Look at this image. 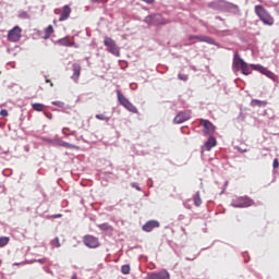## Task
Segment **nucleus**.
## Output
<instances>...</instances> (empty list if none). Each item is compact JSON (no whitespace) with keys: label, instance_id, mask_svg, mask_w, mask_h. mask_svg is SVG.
Instances as JSON below:
<instances>
[{"label":"nucleus","instance_id":"nucleus-1","mask_svg":"<svg viewBox=\"0 0 279 279\" xmlns=\"http://www.w3.org/2000/svg\"><path fill=\"white\" fill-rule=\"evenodd\" d=\"M254 12L264 25H268L270 27L271 25H274L275 23L274 16H271V13H269V11L265 9V7L257 4L254 7Z\"/></svg>","mask_w":279,"mask_h":279},{"label":"nucleus","instance_id":"nucleus-2","mask_svg":"<svg viewBox=\"0 0 279 279\" xmlns=\"http://www.w3.org/2000/svg\"><path fill=\"white\" fill-rule=\"evenodd\" d=\"M242 58L239 56V52L234 53L232 69L234 72L241 71L243 75H252V70Z\"/></svg>","mask_w":279,"mask_h":279},{"label":"nucleus","instance_id":"nucleus-3","mask_svg":"<svg viewBox=\"0 0 279 279\" xmlns=\"http://www.w3.org/2000/svg\"><path fill=\"white\" fill-rule=\"evenodd\" d=\"M118 95V101L120 106L125 108V110H129V112H132L133 114H138V109L134 104H132L125 96L121 93V90H117Z\"/></svg>","mask_w":279,"mask_h":279},{"label":"nucleus","instance_id":"nucleus-4","mask_svg":"<svg viewBox=\"0 0 279 279\" xmlns=\"http://www.w3.org/2000/svg\"><path fill=\"white\" fill-rule=\"evenodd\" d=\"M145 23L147 25H167L169 24V21L165 20L162 15L160 14H153L145 17Z\"/></svg>","mask_w":279,"mask_h":279},{"label":"nucleus","instance_id":"nucleus-5","mask_svg":"<svg viewBox=\"0 0 279 279\" xmlns=\"http://www.w3.org/2000/svg\"><path fill=\"white\" fill-rule=\"evenodd\" d=\"M104 45L105 47H108L107 51H109V53H112L113 56H117V57L121 56V52L117 47V43H114L112 38L105 37Z\"/></svg>","mask_w":279,"mask_h":279},{"label":"nucleus","instance_id":"nucleus-6","mask_svg":"<svg viewBox=\"0 0 279 279\" xmlns=\"http://www.w3.org/2000/svg\"><path fill=\"white\" fill-rule=\"evenodd\" d=\"M199 125H202L205 136H213V134H215V124L209 120L201 119Z\"/></svg>","mask_w":279,"mask_h":279},{"label":"nucleus","instance_id":"nucleus-7","mask_svg":"<svg viewBox=\"0 0 279 279\" xmlns=\"http://www.w3.org/2000/svg\"><path fill=\"white\" fill-rule=\"evenodd\" d=\"M22 33L23 29L20 26H14L9 31L7 38L10 43H19L21 40Z\"/></svg>","mask_w":279,"mask_h":279},{"label":"nucleus","instance_id":"nucleus-8","mask_svg":"<svg viewBox=\"0 0 279 279\" xmlns=\"http://www.w3.org/2000/svg\"><path fill=\"white\" fill-rule=\"evenodd\" d=\"M251 69L258 71V73H262V75H266V77H269V80L276 81V74L260 64H251Z\"/></svg>","mask_w":279,"mask_h":279},{"label":"nucleus","instance_id":"nucleus-9","mask_svg":"<svg viewBox=\"0 0 279 279\" xmlns=\"http://www.w3.org/2000/svg\"><path fill=\"white\" fill-rule=\"evenodd\" d=\"M83 243L84 245H86V247H89L90 250L99 247V239L94 235H85L83 238Z\"/></svg>","mask_w":279,"mask_h":279},{"label":"nucleus","instance_id":"nucleus-10","mask_svg":"<svg viewBox=\"0 0 279 279\" xmlns=\"http://www.w3.org/2000/svg\"><path fill=\"white\" fill-rule=\"evenodd\" d=\"M147 279H171V275L167 269H161L159 272H149Z\"/></svg>","mask_w":279,"mask_h":279},{"label":"nucleus","instance_id":"nucleus-11","mask_svg":"<svg viewBox=\"0 0 279 279\" xmlns=\"http://www.w3.org/2000/svg\"><path fill=\"white\" fill-rule=\"evenodd\" d=\"M189 40H197V43H207V45H215V40L208 36L190 35Z\"/></svg>","mask_w":279,"mask_h":279},{"label":"nucleus","instance_id":"nucleus-12","mask_svg":"<svg viewBox=\"0 0 279 279\" xmlns=\"http://www.w3.org/2000/svg\"><path fill=\"white\" fill-rule=\"evenodd\" d=\"M61 47H74V49H80V45L71 40V37L66 36L58 39L57 41Z\"/></svg>","mask_w":279,"mask_h":279},{"label":"nucleus","instance_id":"nucleus-13","mask_svg":"<svg viewBox=\"0 0 279 279\" xmlns=\"http://www.w3.org/2000/svg\"><path fill=\"white\" fill-rule=\"evenodd\" d=\"M254 204V201H252L250 197H241L239 198V204L233 205L234 208H247Z\"/></svg>","mask_w":279,"mask_h":279},{"label":"nucleus","instance_id":"nucleus-14","mask_svg":"<svg viewBox=\"0 0 279 279\" xmlns=\"http://www.w3.org/2000/svg\"><path fill=\"white\" fill-rule=\"evenodd\" d=\"M155 228H160V222H158L157 220H150L147 221L142 229L144 230V232H151V230H155Z\"/></svg>","mask_w":279,"mask_h":279},{"label":"nucleus","instance_id":"nucleus-15","mask_svg":"<svg viewBox=\"0 0 279 279\" xmlns=\"http://www.w3.org/2000/svg\"><path fill=\"white\" fill-rule=\"evenodd\" d=\"M72 71H73L72 80L74 82H78L80 75H82V65H80V63H73Z\"/></svg>","mask_w":279,"mask_h":279},{"label":"nucleus","instance_id":"nucleus-16","mask_svg":"<svg viewBox=\"0 0 279 279\" xmlns=\"http://www.w3.org/2000/svg\"><path fill=\"white\" fill-rule=\"evenodd\" d=\"M69 16H71V7L69 4H65L62 8V12H61V15L59 17L60 23L66 21L69 19Z\"/></svg>","mask_w":279,"mask_h":279},{"label":"nucleus","instance_id":"nucleus-17","mask_svg":"<svg viewBox=\"0 0 279 279\" xmlns=\"http://www.w3.org/2000/svg\"><path fill=\"white\" fill-rule=\"evenodd\" d=\"M191 116L189 113L181 111L174 118V123H184V121H189Z\"/></svg>","mask_w":279,"mask_h":279},{"label":"nucleus","instance_id":"nucleus-18","mask_svg":"<svg viewBox=\"0 0 279 279\" xmlns=\"http://www.w3.org/2000/svg\"><path fill=\"white\" fill-rule=\"evenodd\" d=\"M216 146H217V140H216L215 137H213V136H210V137L206 141V143H205V148H206L207 151H210V149H211L213 147H216Z\"/></svg>","mask_w":279,"mask_h":279},{"label":"nucleus","instance_id":"nucleus-19","mask_svg":"<svg viewBox=\"0 0 279 279\" xmlns=\"http://www.w3.org/2000/svg\"><path fill=\"white\" fill-rule=\"evenodd\" d=\"M251 106L252 108H265V106H267V101L265 100H258V99H253L251 101Z\"/></svg>","mask_w":279,"mask_h":279},{"label":"nucleus","instance_id":"nucleus-20","mask_svg":"<svg viewBox=\"0 0 279 279\" xmlns=\"http://www.w3.org/2000/svg\"><path fill=\"white\" fill-rule=\"evenodd\" d=\"M53 25H48L45 29H44V38L45 40L51 38V35L53 34Z\"/></svg>","mask_w":279,"mask_h":279},{"label":"nucleus","instance_id":"nucleus-21","mask_svg":"<svg viewBox=\"0 0 279 279\" xmlns=\"http://www.w3.org/2000/svg\"><path fill=\"white\" fill-rule=\"evenodd\" d=\"M59 146L60 147H65L66 149H80L78 146L70 144V143L64 142V141L59 142Z\"/></svg>","mask_w":279,"mask_h":279},{"label":"nucleus","instance_id":"nucleus-22","mask_svg":"<svg viewBox=\"0 0 279 279\" xmlns=\"http://www.w3.org/2000/svg\"><path fill=\"white\" fill-rule=\"evenodd\" d=\"M32 108L36 112H43L45 110V105L36 102L32 105Z\"/></svg>","mask_w":279,"mask_h":279},{"label":"nucleus","instance_id":"nucleus-23","mask_svg":"<svg viewBox=\"0 0 279 279\" xmlns=\"http://www.w3.org/2000/svg\"><path fill=\"white\" fill-rule=\"evenodd\" d=\"M194 205L199 207L202 206V196H199V192H197L193 197Z\"/></svg>","mask_w":279,"mask_h":279},{"label":"nucleus","instance_id":"nucleus-24","mask_svg":"<svg viewBox=\"0 0 279 279\" xmlns=\"http://www.w3.org/2000/svg\"><path fill=\"white\" fill-rule=\"evenodd\" d=\"M10 243V236H0V247H5Z\"/></svg>","mask_w":279,"mask_h":279},{"label":"nucleus","instance_id":"nucleus-25","mask_svg":"<svg viewBox=\"0 0 279 279\" xmlns=\"http://www.w3.org/2000/svg\"><path fill=\"white\" fill-rule=\"evenodd\" d=\"M98 228L99 230H104V231L112 230V227L108 222L98 225Z\"/></svg>","mask_w":279,"mask_h":279},{"label":"nucleus","instance_id":"nucleus-26","mask_svg":"<svg viewBox=\"0 0 279 279\" xmlns=\"http://www.w3.org/2000/svg\"><path fill=\"white\" fill-rule=\"evenodd\" d=\"M131 271L130 265H123L121 267V274H123V276H128Z\"/></svg>","mask_w":279,"mask_h":279},{"label":"nucleus","instance_id":"nucleus-27","mask_svg":"<svg viewBox=\"0 0 279 279\" xmlns=\"http://www.w3.org/2000/svg\"><path fill=\"white\" fill-rule=\"evenodd\" d=\"M95 117L98 121H110V118L106 117V114H96Z\"/></svg>","mask_w":279,"mask_h":279},{"label":"nucleus","instance_id":"nucleus-28","mask_svg":"<svg viewBox=\"0 0 279 279\" xmlns=\"http://www.w3.org/2000/svg\"><path fill=\"white\" fill-rule=\"evenodd\" d=\"M52 245H54V247H60V239L56 238L54 240L51 241Z\"/></svg>","mask_w":279,"mask_h":279},{"label":"nucleus","instance_id":"nucleus-29","mask_svg":"<svg viewBox=\"0 0 279 279\" xmlns=\"http://www.w3.org/2000/svg\"><path fill=\"white\" fill-rule=\"evenodd\" d=\"M178 77H179V80H182L183 82H186V80H189V76H186L184 74H179Z\"/></svg>","mask_w":279,"mask_h":279},{"label":"nucleus","instance_id":"nucleus-30","mask_svg":"<svg viewBox=\"0 0 279 279\" xmlns=\"http://www.w3.org/2000/svg\"><path fill=\"white\" fill-rule=\"evenodd\" d=\"M8 109H2L1 111H0V116L1 117H8Z\"/></svg>","mask_w":279,"mask_h":279},{"label":"nucleus","instance_id":"nucleus-31","mask_svg":"<svg viewBox=\"0 0 279 279\" xmlns=\"http://www.w3.org/2000/svg\"><path fill=\"white\" fill-rule=\"evenodd\" d=\"M272 167H274V169H278V167H279V161H278V159H274V161H272Z\"/></svg>","mask_w":279,"mask_h":279},{"label":"nucleus","instance_id":"nucleus-32","mask_svg":"<svg viewBox=\"0 0 279 279\" xmlns=\"http://www.w3.org/2000/svg\"><path fill=\"white\" fill-rule=\"evenodd\" d=\"M52 106H58L59 108H62V106H64V104L60 102V101H53Z\"/></svg>","mask_w":279,"mask_h":279},{"label":"nucleus","instance_id":"nucleus-33","mask_svg":"<svg viewBox=\"0 0 279 279\" xmlns=\"http://www.w3.org/2000/svg\"><path fill=\"white\" fill-rule=\"evenodd\" d=\"M142 1H144V3H148L149 5H150L151 3H154V0H142Z\"/></svg>","mask_w":279,"mask_h":279},{"label":"nucleus","instance_id":"nucleus-34","mask_svg":"<svg viewBox=\"0 0 279 279\" xmlns=\"http://www.w3.org/2000/svg\"><path fill=\"white\" fill-rule=\"evenodd\" d=\"M46 84H50V86H53V83L49 78H46Z\"/></svg>","mask_w":279,"mask_h":279},{"label":"nucleus","instance_id":"nucleus-35","mask_svg":"<svg viewBox=\"0 0 279 279\" xmlns=\"http://www.w3.org/2000/svg\"><path fill=\"white\" fill-rule=\"evenodd\" d=\"M92 3H101V0H90Z\"/></svg>","mask_w":279,"mask_h":279},{"label":"nucleus","instance_id":"nucleus-36","mask_svg":"<svg viewBox=\"0 0 279 279\" xmlns=\"http://www.w3.org/2000/svg\"><path fill=\"white\" fill-rule=\"evenodd\" d=\"M46 117H47L48 119H51V118H52L51 116H49V114H47V113H46Z\"/></svg>","mask_w":279,"mask_h":279},{"label":"nucleus","instance_id":"nucleus-37","mask_svg":"<svg viewBox=\"0 0 279 279\" xmlns=\"http://www.w3.org/2000/svg\"><path fill=\"white\" fill-rule=\"evenodd\" d=\"M56 218H58V217H62V215H57V216H54Z\"/></svg>","mask_w":279,"mask_h":279},{"label":"nucleus","instance_id":"nucleus-38","mask_svg":"<svg viewBox=\"0 0 279 279\" xmlns=\"http://www.w3.org/2000/svg\"><path fill=\"white\" fill-rule=\"evenodd\" d=\"M72 279H77V277L74 276Z\"/></svg>","mask_w":279,"mask_h":279}]
</instances>
